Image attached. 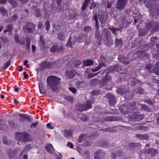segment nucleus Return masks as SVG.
I'll list each match as a JSON object with an SVG mask.
<instances>
[{
    "label": "nucleus",
    "mask_w": 159,
    "mask_h": 159,
    "mask_svg": "<svg viewBox=\"0 0 159 159\" xmlns=\"http://www.w3.org/2000/svg\"><path fill=\"white\" fill-rule=\"evenodd\" d=\"M61 79L57 77L51 75L47 79V83L48 87H50L54 91H56L57 88V84L61 81Z\"/></svg>",
    "instance_id": "obj_1"
},
{
    "label": "nucleus",
    "mask_w": 159,
    "mask_h": 159,
    "mask_svg": "<svg viewBox=\"0 0 159 159\" xmlns=\"http://www.w3.org/2000/svg\"><path fill=\"white\" fill-rule=\"evenodd\" d=\"M146 69L149 72H153L157 75H159V63L157 62L155 65L148 64L146 65Z\"/></svg>",
    "instance_id": "obj_2"
},
{
    "label": "nucleus",
    "mask_w": 159,
    "mask_h": 159,
    "mask_svg": "<svg viewBox=\"0 0 159 159\" xmlns=\"http://www.w3.org/2000/svg\"><path fill=\"white\" fill-rule=\"evenodd\" d=\"M30 135L25 132H18L16 133V137L19 141L26 142Z\"/></svg>",
    "instance_id": "obj_3"
},
{
    "label": "nucleus",
    "mask_w": 159,
    "mask_h": 159,
    "mask_svg": "<svg viewBox=\"0 0 159 159\" xmlns=\"http://www.w3.org/2000/svg\"><path fill=\"white\" fill-rule=\"evenodd\" d=\"M127 2V0H118L116 6V8L120 11L123 10L126 5Z\"/></svg>",
    "instance_id": "obj_4"
},
{
    "label": "nucleus",
    "mask_w": 159,
    "mask_h": 159,
    "mask_svg": "<svg viewBox=\"0 0 159 159\" xmlns=\"http://www.w3.org/2000/svg\"><path fill=\"white\" fill-rule=\"evenodd\" d=\"M95 102L93 100H89L87 102V104L86 105H82L81 107L80 108L79 110L80 111H87L89 109L92 108L91 105Z\"/></svg>",
    "instance_id": "obj_5"
},
{
    "label": "nucleus",
    "mask_w": 159,
    "mask_h": 159,
    "mask_svg": "<svg viewBox=\"0 0 159 159\" xmlns=\"http://www.w3.org/2000/svg\"><path fill=\"white\" fill-rule=\"evenodd\" d=\"M106 97L109 99V103L110 106H113L116 103L115 97L110 93H107Z\"/></svg>",
    "instance_id": "obj_6"
},
{
    "label": "nucleus",
    "mask_w": 159,
    "mask_h": 159,
    "mask_svg": "<svg viewBox=\"0 0 159 159\" xmlns=\"http://www.w3.org/2000/svg\"><path fill=\"white\" fill-rule=\"evenodd\" d=\"M34 28V25L31 23H28L26 25L24 26L23 30L26 32L29 33L32 32Z\"/></svg>",
    "instance_id": "obj_7"
},
{
    "label": "nucleus",
    "mask_w": 159,
    "mask_h": 159,
    "mask_svg": "<svg viewBox=\"0 0 159 159\" xmlns=\"http://www.w3.org/2000/svg\"><path fill=\"white\" fill-rule=\"evenodd\" d=\"M118 58L120 61L124 64H127L129 63V61L127 58L124 57L123 55H119Z\"/></svg>",
    "instance_id": "obj_8"
},
{
    "label": "nucleus",
    "mask_w": 159,
    "mask_h": 159,
    "mask_svg": "<svg viewBox=\"0 0 159 159\" xmlns=\"http://www.w3.org/2000/svg\"><path fill=\"white\" fill-rule=\"evenodd\" d=\"M73 131L72 129H70L69 130L65 129L64 130V134L66 138H68L72 136Z\"/></svg>",
    "instance_id": "obj_9"
},
{
    "label": "nucleus",
    "mask_w": 159,
    "mask_h": 159,
    "mask_svg": "<svg viewBox=\"0 0 159 159\" xmlns=\"http://www.w3.org/2000/svg\"><path fill=\"white\" fill-rule=\"evenodd\" d=\"M46 148L47 150L49 152L53 153L54 152V148L52 144H49L46 146Z\"/></svg>",
    "instance_id": "obj_10"
},
{
    "label": "nucleus",
    "mask_w": 159,
    "mask_h": 159,
    "mask_svg": "<svg viewBox=\"0 0 159 159\" xmlns=\"http://www.w3.org/2000/svg\"><path fill=\"white\" fill-rule=\"evenodd\" d=\"M105 42L106 45L108 46H109L113 43L112 40L111 38H110L108 37L107 38V39L105 40Z\"/></svg>",
    "instance_id": "obj_11"
},
{
    "label": "nucleus",
    "mask_w": 159,
    "mask_h": 159,
    "mask_svg": "<svg viewBox=\"0 0 159 159\" xmlns=\"http://www.w3.org/2000/svg\"><path fill=\"white\" fill-rule=\"evenodd\" d=\"M147 152L151 156H154L157 154V151L156 149H149L147 150Z\"/></svg>",
    "instance_id": "obj_12"
},
{
    "label": "nucleus",
    "mask_w": 159,
    "mask_h": 159,
    "mask_svg": "<svg viewBox=\"0 0 159 159\" xmlns=\"http://www.w3.org/2000/svg\"><path fill=\"white\" fill-rule=\"evenodd\" d=\"M83 64L84 66H91L93 65V62L92 60H88L84 61Z\"/></svg>",
    "instance_id": "obj_13"
},
{
    "label": "nucleus",
    "mask_w": 159,
    "mask_h": 159,
    "mask_svg": "<svg viewBox=\"0 0 159 159\" xmlns=\"http://www.w3.org/2000/svg\"><path fill=\"white\" fill-rule=\"evenodd\" d=\"M66 74L67 77L69 78H72L75 75L74 73L71 71L66 70Z\"/></svg>",
    "instance_id": "obj_14"
},
{
    "label": "nucleus",
    "mask_w": 159,
    "mask_h": 159,
    "mask_svg": "<svg viewBox=\"0 0 159 159\" xmlns=\"http://www.w3.org/2000/svg\"><path fill=\"white\" fill-rule=\"evenodd\" d=\"M91 1V0H85L84 2L82 9L83 10H85L87 7L88 5L89 4Z\"/></svg>",
    "instance_id": "obj_15"
},
{
    "label": "nucleus",
    "mask_w": 159,
    "mask_h": 159,
    "mask_svg": "<svg viewBox=\"0 0 159 159\" xmlns=\"http://www.w3.org/2000/svg\"><path fill=\"white\" fill-rule=\"evenodd\" d=\"M102 151L99 150L97 151L95 153L94 158L95 159H101L100 157L101 156Z\"/></svg>",
    "instance_id": "obj_16"
},
{
    "label": "nucleus",
    "mask_w": 159,
    "mask_h": 159,
    "mask_svg": "<svg viewBox=\"0 0 159 159\" xmlns=\"http://www.w3.org/2000/svg\"><path fill=\"white\" fill-rule=\"evenodd\" d=\"M116 47H121L122 44V42L121 39H116L115 42Z\"/></svg>",
    "instance_id": "obj_17"
},
{
    "label": "nucleus",
    "mask_w": 159,
    "mask_h": 159,
    "mask_svg": "<svg viewBox=\"0 0 159 159\" xmlns=\"http://www.w3.org/2000/svg\"><path fill=\"white\" fill-rule=\"evenodd\" d=\"M136 135L138 137L142 139H148V137L146 134H136Z\"/></svg>",
    "instance_id": "obj_18"
},
{
    "label": "nucleus",
    "mask_w": 159,
    "mask_h": 159,
    "mask_svg": "<svg viewBox=\"0 0 159 159\" xmlns=\"http://www.w3.org/2000/svg\"><path fill=\"white\" fill-rule=\"evenodd\" d=\"M19 116L20 117V119L21 121L24 122L27 119V115L24 114H20Z\"/></svg>",
    "instance_id": "obj_19"
},
{
    "label": "nucleus",
    "mask_w": 159,
    "mask_h": 159,
    "mask_svg": "<svg viewBox=\"0 0 159 159\" xmlns=\"http://www.w3.org/2000/svg\"><path fill=\"white\" fill-rule=\"evenodd\" d=\"M13 29V27L12 25H9L7 26L6 29L4 30V32L6 33L8 31H11Z\"/></svg>",
    "instance_id": "obj_20"
},
{
    "label": "nucleus",
    "mask_w": 159,
    "mask_h": 159,
    "mask_svg": "<svg viewBox=\"0 0 159 159\" xmlns=\"http://www.w3.org/2000/svg\"><path fill=\"white\" fill-rule=\"evenodd\" d=\"M112 77L109 76L108 75V73L107 72L105 77L103 79V81L104 82H106L109 81L111 79Z\"/></svg>",
    "instance_id": "obj_21"
},
{
    "label": "nucleus",
    "mask_w": 159,
    "mask_h": 159,
    "mask_svg": "<svg viewBox=\"0 0 159 159\" xmlns=\"http://www.w3.org/2000/svg\"><path fill=\"white\" fill-rule=\"evenodd\" d=\"M18 17L16 15H14L11 18L9 19V21L10 22H12L16 20Z\"/></svg>",
    "instance_id": "obj_22"
},
{
    "label": "nucleus",
    "mask_w": 159,
    "mask_h": 159,
    "mask_svg": "<svg viewBox=\"0 0 159 159\" xmlns=\"http://www.w3.org/2000/svg\"><path fill=\"white\" fill-rule=\"evenodd\" d=\"M8 2L12 4L13 7H16L18 5V3L16 2L15 0H7Z\"/></svg>",
    "instance_id": "obj_23"
},
{
    "label": "nucleus",
    "mask_w": 159,
    "mask_h": 159,
    "mask_svg": "<svg viewBox=\"0 0 159 159\" xmlns=\"http://www.w3.org/2000/svg\"><path fill=\"white\" fill-rule=\"evenodd\" d=\"M3 144L7 145H9L11 144V141L7 140V138H4L3 139Z\"/></svg>",
    "instance_id": "obj_24"
},
{
    "label": "nucleus",
    "mask_w": 159,
    "mask_h": 159,
    "mask_svg": "<svg viewBox=\"0 0 159 159\" xmlns=\"http://www.w3.org/2000/svg\"><path fill=\"white\" fill-rule=\"evenodd\" d=\"M109 29L111 31L116 35L117 34V32L118 31H120V29H115L112 28H110Z\"/></svg>",
    "instance_id": "obj_25"
},
{
    "label": "nucleus",
    "mask_w": 159,
    "mask_h": 159,
    "mask_svg": "<svg viewBox=\"0 0 159 159\" xmlns=\"http://www.w3.org/2000/svg\"><path fill=\"white\" fill-rule=\"evenodd\" d=\"M11 61H8L7 62L3 67V70H5L10 65Z\"/></svg>",
    "instance_id": "obj_26"
},
{
    "label": "nucleus",
    "mask_w": 159,
    "mask_h": 159,
    "mask_svg": "<svg viewBox=\"0 0 159 159\" xmlns=\"http://www.w3.org/2000/svg\"><path fill=\"white\" fill-rule=\"evenodd\" d=\"M65 98L66 100H67L69 102H73L74 100V99H73V97L71 96H66L65 97Z\"/></svg>",
    "instance_id": "obj_27"
},
{
    "label": "nucleus",
    "mask_w": 159,
    "mask_h": 159,
    "mask_svg": "<svg viewBox=\"0 0 159 159\" xmlns=\"http://www.w3.org/2000/svg\"><path fill=\"white\" fill-rule=\"evenodd\" d=\"M35 15L37 17H39L40 16V11L39 9H37L35 10Z\"/></svg>",
    "instance_id": "obj_28"
},
{
    "label": "nucleus",
    "mask_w": 159,
    "mask_h": 159,
    "mask_svg": "<svg viewBox=\"0 0 159 159\" xmlns=\"http://www.w3.org/2000/svg\"><path fill=\"white\" fill-rule=\"evenodd\" d=\"M58 50L57 49V45H54L51 48L50 51L51 52H54Z\"/></svg>",
    "instance_id": "obj_29"
},
{
    "label": "nucleus",
    "mask_w": 159,
    "mask_h": 159,
    "mask_svg": "<svg viewBox=\"0 0 159 159\" xmlns=\"http://www.w3.org/2000/svg\"><path fill=\"white\" fill-rule=\"evenodd\" d=\"M46 28L45 29L46 30L48 31L50 27V24L49 22L48 21H47L45 23Z\"/></svg>",
    "instance_id": "obj_30"
},
{
    "label": "nucleus",
    "mask_w": 159,
    "mask_h": 159,
    "mask_svg": "<svg viewBox=\"0 0 159 159\" xmlns=\"http://www.w3.org/2000/svg\"><path fill=\"white\" fill-rule=\"evenodd\" d=\"M1 11L2 14L4 16H7V11L4 8H2L1 9Z\"/></svg>",
    "instance_id": "obj_31"
},
{
    "label": "nucleus",
    "mask_w": 159,
    "mask_h": 159,
    "mask_svg": "<svg viewBox=\"0 0 159 159\" xmlns=\"http://www.w3.org/2000/svg\"><path fill=\"white\" fill-rule=\"evenodd\" d=\"M51 63L49 62H45L44 63V66L47 68H50Z\"/></svg>",
    "instance_id": "obj_32"
},
{
    "label": "nucleus",
    "mask_w": 159,
    "mask_h": 159,
    "mask_svg": "<svg viewBox=\"0 0 159 159\" xmlns=\"http://www.w3.org/2000/svg\"><path fill=\"white\" fill-rule=\"evenodd\" d=\"M83 30L85 32H89L91 31V29L90 26H87L84 28Z\"/></svg>",
    "instance_id": "obj_33"
},
{
    "label": "nucleus",
    "mask_w": 159,
    "mask_h": 159,
    "mask_svg": "<svg viewBox=\"0 0 159 159\" xmlns=\"http://www.w3.org/2000/svg\"><path fill=\"white\" fill-rule=\"evenodd\" d=\"M158 30H159V25L158 23H157L156 24V28L152 29V31L153 32H154Z\"/></svg>",
    "instance_id": "obj_34"
},
{
    "label": "nucleus",
    "mask_w": 159,
    "mask_h": 159,
    "mask_svg": "<svg viewBox=\"0 0 159 159\" xmlns=\"http://www.w3.org/2000/svg\"><path fill=\"white\" fill-rule=\"evenodd\" d=\"M58 38L61 40H62L64 39L65 38V35L63 33H61L58 35Z\"/></svg>",
    "instance_id": "obj_35"
},
{
    "label": "nucleus",
    "mask_w": 159,
    "mask_h": 159,
    "mask_svg": "<svg viewBox=\"0 0 159 159\" xmlns=\"http://www.w3.org/2000/svg\"><path fill=\"white\" fill-rule=\"evenodd\" d=\"M30 144H27L25 148V150H23L21 152V154L22 155V154L24 153L25 152V151L26 150H29L30 149Z\"/></svg>",
    "instance_id": "obj_36"
},
{
    "label": "nucleus",
    "mask_w": 159,
    "mask_h": 159,
    "mask_svg": "<svg viewBox=\"0 0 159 159\" xmlns=\"http://www.w3.org/2000/svg\"><path fill=\"white\" fill-rule=\"evenodd\" d=\"M39 122L38 121H36L34 123H32L30 125V127L32 128L33 127H35L38 124Z\"/></svg>",
    "instance_id": "obj_37"
},
{
    "label": "nucleus",
    "mask_w": 159,
    "mask_h": 159,
    "mask_svg": "<svg viewBox=\"0 0 159 159\" xmlns=\"http://www.w3.org/2000/svg\"><path fill=\"white\" fill-rule=\"evenodd\" d=\"M105 66V64L103 63H101L100 64V65L97 66V67L98 69V70H99L101 69L102 67Z\"/></svg>",
    "instance_id": "obj_38"
},
{
    "label": "nucleus",
    "mask_w": 159,
    "mask_h": 159,
    "mask_svg": "<svg viewBox=\"0 0 159 159\" xmlns=\"http://www.w3.org/2000/svg\"><path fill=\"white\" fill-rule=\"evenodd\" d=\"M69 89L70 91L72 92L73 93H75L76 92V90L73 87H70Z\"/></svg>",
    "instance_id": "obj_39"
},
{
    "label": "nucleus",
    "mask_w": 159,
    "mask_h": 159,
    "mask_svg": "<svg viewBox=\"0 0 159 159\" xmlns=\"http://www.w3.org/2000/svg\"><path fill=\"white\" fill-rule=\"evenodd\" d=\"M26 119H27L28 121L30 122H31L33 121V119L31 116H30L27 115Z\"/></svg>",
    "instance_id": "obj_40"
},
{
    "label": "nucleus",
    "mask_w": 159,
    "mask_h": 159,
    "mask_svg": "<svg viewBox=\"0 0 159 159\" xmlns=\"http://www.w3.org/2000/svg\"><path fill=\"white\" fill-rule=\"evenodd\" d=\"M137 92L138 93L142 94L144 92V91L143 89L141 88H139L137 90Z\"/></svg>",
    "instance_id": "obj_41"
},
{
    "label": "nucleus",
    "mask_w": 159,
    "mask_h": 159,
    "mask_svg": "<svg viewBox=\"0 0 159 159\" xmlns=\"http://www.w3.org/2000/svg\"><path fill=\"white\" fill-rule=\"evenodd\" d=\"M157 40V39L155 37H153L151 39V41L152 43V44H154L156 43V41Z\"/></svg>",
    "instance_id": "obj_42"
},
{
    "label": "nucleus",
    "mask_w": 159,
    "mask_h": 159,
    "mask_svg": "<svg viewBox=\"0 0 159 159\" xmlns=\"http://www.w3.org/2000/svg\"><path fill=\"white\" fill-rule=\"evenodd\" d=\"M84 136L83 135H81L79 136V139L78 140V141L79 143H80L82 141V139H83Z\"/></svg>",
    "instance_id": "obj_43"
},
{
    "label": "nucleus",
    "mask_w": 159,
    "mask_h": 159,
    "mask_svg": "<svg viewBox=\"0 0 159 159\" xmlns=\"http://www.w3.org/2000/svg\"><path fill=\"white\" fill-rule=\"evenodd\" d=\"M146 27L148 30H149L152 27V24L151 23H149L147 25Z\"/></svg>",
    "instance_id": "obj_44"
},
{
    "label": "nucleus",
    "mask_w": 159,
    "mask_h": 159,
    "mask_svg": "<svg viewBox=\"0 0 159 159\" xmlns=\"http://www.w3.org/2000/svg\"><path fill=\"white\" fill-rule=\"evenodd\" d=\"M124 106H121V107H119V110H120L121 112H123L124 111H126V109H124Z\"/></svg>",
    "instance_id": "obj_45"
},
{
    "label": "nucleus",
    "mask_w": 159,
    "mask_h": 159,
    "mask_svg": "<svg viewBox=\"0 0 159 159\" xmlns=\"http://www.w3.org/2000/svg\"><path fill=\"white\" fill-rule=\"evenodd\" d=\"M117 92L118 93L120 94H124L125 93V92H123L121 89H119L117 91Z\"/></svg>",
    "instance_id": "obj_46"
},
{
    "label": "nucleus",
    "mask_w": 159,
    "mask_h": 159,
    "mask_svg": "<svg viewBox=\"0 0 159 159\" xmlns=\"http://www.w3.org/2000/svg\"><path fill=\"white\" fill-rule=\"evenodd\" d=\"M71 43L70 37L67 44V46L68 47H71V46L70 45Z\"/></svg>",
    "instance_id": "obj_47"
},
{
    "label": "nucleus",
    "mask_w": 159,
    "mask_h": 159,
    "mask_svg": "<svg viewBox=\"0 0 159 159\" xmlns=\"http://www.w3.org/2000/svg\"><path fill=\"white\" fill-rule=\"evenodd\" d=\"M28 61L27 60H25L24 61V65L26 66V67L27 68H29L30 67V65L28 64H27V63H28Z\"/></svg>",
    "instance_id": "obj_48"
},
{
    "label": "nucleus",
    "mask_w": 159,
    "mask_h": 159,
    "mask_svg": "<svg viewBox=\"0 0 159 159\" xmlns=\"http://www.w3.org/2000/svg\"><path fill=\"white\" fill-rule=\"evenodd\" d=\"M39 42L40 44L43 46L44 44V42L43 39H42L41 38H40Z\"/></svg>",
    "instance_id": "obj_49"
},
{
    "label": "nucleus",
    "mask_w": 159,
    "mask_h": 159,
    "mask_svg": "<svg viewBox=\"0 0 159 159\" xmlns=\"http://www.w3.org/2000/svg\"><path fill=\"white\" fill-rule=\"evenodd\" d=\"M31 48L32 50V52H35L36 49V47L34 45H32Z\"/></svg>",
    "instance_id": "obj_50"
},
{
    "label": "nucleus",
    "mask_w": 159,
    "mask_h": 159,
    "mask_svg": "<svg viewBox=\"0 0 159 159\" xmlns=\"http://www.w3.org/2000/svg\"><path fill=\"white\" fill-rule=\"evenodd\" d=\"M14 39L16 43H18L19 42V37L17 35H15L14 36Z\"/></svg>",
    "instance_id": "obj_51"
},
{
    "label": "nucleus",
    "mask_w": 159,
    "mask_h": 159,
    "mask_svg": "<svg viewBox=\"0 0 159 159\" xmlns=\"http://www.w3.org/2000/svg\"><path fill=\"white\" fill-rule=\"evenodd\" d=\"M93 19L94 20L95 22H98V16L97 14H95L93 17Z\"/></svg>",
    "instance_id": "obj_52"
},
{
    "label": "nucleus",
    "mask_w": 159,
    "mask_h": 159,
    "mask_svg": "<svg viewBox=\"0 0 159 159\" xmlns=\"http://www.w3.org/2000/svg\"><path fill=\"white\" fill-rule=\"evenodd\" d=\"M141 108L143 109L147 110L149 108L146 105H142L141 106Z\"/></svg>",
    "instance_id": "obj_53"
},
{
    "label": "nucleus",
    "mask_w": 159,
    "mask_h": 159,
    "mask_svg": "<svg viewBox=\"0 0 159 159\" xmlns=\"http://www.w3.org/2000/svg\"><path fill=\"white\" fill-rule=\"evenodd\" d=\"M144 116V115H140L138 116H137V117L138 119H139V120H141L143 118Z\"/></svg>",
    "instance_id": "obj_54"
},
{
    "label": "nucleus",
    "mask_w": 159,
    "mask_h": 159,
    "mask_svg": "<svg viewBox=\"0 0 159 159\" xmlns=\"http://www.w3.org/2000/svg\"><path fill=\"white\" fill-rule=\"evenodd\" d=\"M67 146H68V147H69L71 148H72L74 146L73 144L70 142L68 143L67 144Z\"/></svg>",
    "instance_id": "obj_55"
},
{
    "label": "nucleus",
    "mask_w": 159,
    "mask_h": 159,
    "mask_svg": "<svg viewBox=\"0 0 159 159\" xmlns=\"http://www.w3.org/2000/svg\"><path fill=\"white\" fill-rule=\"evenodd\" d=\"M92 93L93 95H95L99 93V92L98 91L94 90L93 91Z\"/></svg>",
    "instance_id": "obj_56"
},
{
    "label": "nucleus",
    "mask_w": 159,
    "mask_h": 159,
    "mask_svg": "<svg viewBox=\"0 0 159 159\" xmlns=\"http://www.w3.org/2000/svg\"><path fill=\"white\" fill-rule=\"evenodd\" d=\"M129 146L131 148L134 147H135V144L134 143H130L129 144Z\"/></svg>",
    "instance_id": "obj_57"
},
{
    "label": "nucleus",
    "mask_w": 159,
    "mask_h": 159,
    "mask_svg": "<svg viewBox=\"0 0 159 159\" xmlns=\"http://www.w3.org/2000/svg\"><path fill=\"white\" fill-rule=\"evenodd\" d=\"M2 41L5 42H7L9 41L8 39L5 37H3L2 38Z\"/></svg>",
    "instance_id": "obj_58"
},
{
    "label": "nucleus",
    "mask_w": 159,
    "mask_h": 159,
    "mask_svg": "<svg viewBox=\"0 0 159 159\" xmlns=\"http://www.w3.org/2000/svg\"><path fill=\"white\" fill-rule=\"evenodd\" d=\"M23 75H24V77L25 79H27L28 77V75L26 74V72H24Z\"/></svg>",
    "instance_id": "obj_59"
},
{
    "label": "nucleus",
    "mask_w": 159,
    "mask_h": 159,
    "mask_svg": "<svg viewBox=\"0 0 159 159\" xmlns=\"http://www.w3.org/2000/svg\"><path fill=\"white\" fill-rule=\"evenodd\" d=\"M39 89H42V88H43V83L41 82H40L39 84Z\"/></svg>",
    "instance_id": "obj_60"
},
{
    "label": "nucleus",
    "mask_w": 159,
    "mask_h": 159,
    "mask_svg": "<svg viewBox=\"0 0 159 159\" xmlns=\"http://www.w3.org/2000/svg\"><path fill=\"white\" fill-rule=\"evenodd\" d=\"M9 124L12 126H13L14 125L15 123L13 121H10L9 122Z\"/></svg>",
    "instance_id": "obj_61"
},
{
    "label": "nucleus",
    "mask_w": 159,
    "mask_h": 159,
    "mask_svg": "<svg viewBox=\"0 0 159 159\" xmlns=\"http://www.w3.org/2000/svg\"><path fill=\"white\" fill-rule=\"evenodd\" d=\"M98 69H98V68L97 67H96L94 69H92V72H96V71H98L99 70Z\"/></svg>",
    "instance_id": "obj_62"
},
{
    "label": "nucleus",
    "mask_w": 159,
    "mask_h": 159,
    "mask_svg": "<svg viewBox=\"0 0 159 159\" xmlns=\"http://www.w3.org/2000/svg\"><path fill=\"white\" fill-rule=\"evenodd\" d=\"M95 27L97 28V30H98V29L99 27V24L98 23V22H95Z\"/></svg>",
    "instance_id": "obj_63"
},
{
    "label": "nucleus",
    "mask_w": 159,
    "mask_h": 159,
    "mask_svg": "<svg viewBox=\"0 0 159 159\" xmlns=\"http://www.w3.org/2000/svg\"><path fill=\"white\" fill-rule=\"evenodd\" d=\"M6 0H0V3L3 4L6 3Z\"/></svg>",
    "instance_id": "obj_64"
}]
</instances>
